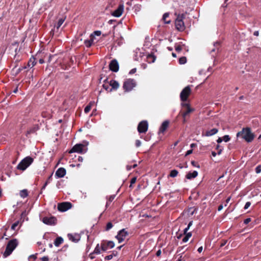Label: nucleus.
<instances>
[{"label": "nucleus", "instance_id": "nucleus-24", "mask_svg": "<svg viewBox=\"0 0 261 261\" xmlns=\"http://www.w3.org/2000/svg\"><path fill=\"white\" fill-rule=\"evenodd\" d=\"M38 127L36 126H34L30 128L27 132V135L35 133L38 129Z\"/></svg>", "mask_w": 261, "mask_h": 261}, {"label": "nucleus", "instance_id": "nucleus-64", "mask_svg": "<svg viewBox=\"0 0 261 261\" xmlns=\"http://www.w3.org/2000/svg\"><path fill=\"white\" fill-rule=\"evenodd\" d=\"M39 62L40 64H43L44 63V60L43 59H40Z\"/></svg>", "mask_w": 261, "mask_h": 261}, {"label": "nucleus", "instance_id": "nucleus-6", "mask_svg": "<svg viewBox=\"0 0 261 261\" xmlns=\"http://www.w3.org/2000/svg\"><path fill=\"white\" fill-rule=\"evenodd\" d=\"M136 86V82L133 79H128L123 84V88L126 91H131Z\"/></svg>", "mask_w": 261, "mask_h": 261}, {"label": "nucleus", "instance_id": "nucleus-23", "mask_svg": "<svg viewBox=\"0 0 261 261\" xmlns=\"http://www.w3.org/2000/svg\"><path fill=\"white\" fill-rule=\"evenodd\" d=\"M146 60L149 63H153L155 60V57L154 55H148L146 57Z\"/></svg>", "mask_w": 261, "mask_h": 261}, {"label": "nucleus", "instance_id": "nucleus-54", "mask_svg": "<svg viewBox=\"0 0 261 261\" xmlns=\"http://www.w3.org/2000/svg\"><path fill=\"white\" fill-rule=\"evenodd\" d=\"M192 149H191V150H188V151H187V153H186V155H189V154H190L191 153H192Z\"/></svg>", "mask_w": 261, "mask_h": 261}, {"label": "nucleus", "instance_id": "nucleus-57", "mask_svg": "<svg viewBox=\"0 0 261 261\" xmlns=\"http://www.w3.org/2000/svg\"><path fill=\"white\" fill-rule=\"evenodd\" d=\"M115 198V196H111L109 198V201H112Z\"/></svg>", "mask_w": 261, "mask_h": 261}, {"label": "nucleus", "instance_id": "nucleus-31", "mask_svg": "<svg viewBox=\"0 0 261 261\" xmlns=\"http://www.w3.org/2000/svg\"><path fill=\"white\" fill-rule=\"evenodd\" d=\"M35 65V59L34 58L30 59V61L28 62L29 67H33Z\"/></svg>", "mask_w": 261, "mask_h": 261}, {"label": "nucleus", "instance_id": "nucleus-8", "mask_svg": "<svg viewBox=\"0 0 261 261\" xmlns=\"http://www.w3.org/2000/svg\"><path fill=\"white\" fill-rule=\"evenodd\" d=\"M127 236V231H126L125 229H122L118 232V234L116 236V238L118 241V242L120 243L125 240Z\"/></svg>", "mask_w": 261, "mask_h": 261}, {"label": "nucleus", "instance_id": "nucleus-56", "mask_svg": "<svg viewBox=\"0 0 261 261\" xmlns=\"http://www.w3.org/2000/svg\"><path fill=\"white\" fill-rule=\"evenodd\" d=\"M77 160L78 161L82 162L83 161V158L82 156H79Z\"/></svg>", "mask_w": 261, "mask_h": 261}, {"label": "nucleus", "instance_id": "nucleus-10", "mask_svg": "<svg viewBox=\"0 0 261 261\" xmlns=\"http://www.w3.org/2000/svg\"><path fill=\"white\" fill-rule=\"evenodd\" d=\"M182 106L186 108V110L182 113V117L184 118V121H186V117L187 115H188L190 113L193 112L194 109L190 108V105L187 103H182Z\"/></svg>", "mask_w": 261, "mask_h": 261}, {"label": "nucleus", "instance_id": "nucleus-17", "mask_svg": "<svg viewBox=\"0 0 261 261\" xmlns=\"http://www.w3.org/2000/svg\"><path fill=\"white\" fill-rule=\"evenodd\" d=\"M68 239L72 241L73 242H77L80 239V236L79 234L75 233V234H68Z\"/></svg>", "mask_w": 261, "mask_h": 261}, {"label": "nucleus", "instance_id": "nucleus-41", "mask_svg": "<svg viewBox=\"0 0 261 261\" xmlns=\"http://www.w3.org/2000/svg\"><path fill=\"white\" fill-rule=\"evenodd\" d=\"M17 225H18V222H15V223H13L12 224V225L11 226V229L13 230H15V228L17 226Z\"/></svg>", "mask_w": 261, "mask_h": 261}, {"label": "nucleus", "instance_id": "nucleus-55", "mask_svg": "<svg viewBox=\"0 0 261 261\" xmlns=\"http://www.w3.org/2000/svg\"><path fill=\"white\" fill-rule=\"evenodd\" d=\"M223 141V139H222L221 138H219L217 141V142L218 143H220L221 142H222Z\"/></svg>", "mask_w": 261, "mask_h": 261}, {"label": "nucleus", "instance_id": "nucleus-25", "mask_svg": "<svg viewBox=\"0 0 261 261\" xmlns=\"http://www.w3.org/2000/svg\"><path fill=\"white\" fill-rule=\"evenodd\" d=\"M65 20V17H63L61 18H60L58 21V23H57V24L55 25V27L57 29H59V28L62 25V24L63 23V22H64Z\"/></svg>", "mask_w": 261, "mask_h": 261}, {"label": "nucleus", "instance_id": "nucleus-35", "mask_svg": "<svg viewBox=\"0 0 261 261\" xmlns=\"http://www.w3.org/2000/svg\"><path fill=\"white\" fill-rule=\"evenodd\" d=\"M37 258V254H32L29 256L28 260L29 261H34Z\"/></svg>", "mask_w": 261, "mask_h": 261}, {"label": "nucleus", "instance_id": "nucleus-20", "mask_svg": "<svg viewBox=\"0 0 261 261\" xmlns=\"http://www.w3.org/2000/svg\"><path fill=\"white\" fill-rule=\"evenodd\" d=\"M198 175V172L196 171H194L192 172H189L186 175V178L188 179H191L195 178Z\"/></svg>", "mask_w": 261, "mask_h": 261}, {"label": "nucleus", "instance_id": "nucleus-9", "mask_svg": "<svg viewBox=\"0 0 261 261\" xmlns=\"http://www.w3.org/2000/svg\"><path fill=\"white\" fill-rule=\"evenodd\" d=\"M148 123L147 121H142L139 123L138 126V131L139 133H144L147 131Z\"/></svg>", "mask_w": 261, "mask_h": 261}, {"label": "nucleus", "instance_id": "nucleus-27", "mask_svg": "<svg viewBox=\"0 0 261 261\" xmlns=\"http://www.w3.org/2000/svg\"><path fill=\"white\" fill-rule=\"evenodd\" d=\"M19 194L21 197L24 198L28 196V192L27 190L24 189L20 191Z\"/></svg>", "mask_w": 261, "mask_h": 261}, {"label": "nucleus", "instance_id": "nucleus-32", "mask_svg": "<svg viewBox=\"0 0 261 261\" xmlns=\"http://www.w3.org/2000/svg\"><path fill=\"white\" fill-rule=\"evenodd\" d=\"M101 248V246L100 247L99 244H97L94 250V253L95 254H99L100 253V249Z\"/></svg>", "mask_w": 261, "mask_h": 261}, {"label": "nucleus", "instance_id": "nucleus-18", "mask_svg": "<svg viewBox=\"0 0 261 261\" xmlns=\"http://www.w3.org/2000/svg\"><path fill=\"white\" fill-rule=\"evenodd\" d=\"M169 125V121H164L159 129V133H164V132L166 130Z\"/></svg>", "mask_w": 261, "mask_h": 261}, {"label": "nucleus", "instance_id": "nucleus-21", "mask_svg": "<svg viewBox=\"0 0 261 261\" xmlns=\"http://www.w3.org/2000/svg\"><path fill=\"white\" fill-rule=\"evenodd\" d=\"M93 41H94L93 35H90V39L85 40L84 44L87 47H89L92 45Z\"/></svg>", "mask_w": 261, "mask_h": 261}, {"label": "nucleus", "instance_id": "nucleus-13", "mask_svg": "<svg viewBox=\"0 0 261 261\" xmlns=\"http://www.w3.org/2000/svg\"><path fill=\"white\" fill-rule=\"evenodd\" d=\"M115 243L113 241L106 242L101 244V249L103 251H107L108 249L113 248Z\"/></svg>", "mask_w": 261, "mask_h": 261}, {"label": "nucleus", "instance_id": "nucleus-43", "mask_svg": "<svg viewBox=\"0 0 261 261\" xmlns=\"http://www.w3.org/2000/svg\"><path fill=\"white\" fill-rule=\"evenodd\" d=\"M251 205V203L250 202H247L244 206V209H247Z\"/></svg>", "mask_w": 261, "mask_h": 261}, {"label": "nucleus", "instance_id": "nucleus-47", "mask_svg": "<svg viewBox=\"0 0 261 261\" xmlns=\"http://www.w3.org/2000/svg\"><path fill=\"white\" fill-rule=\"evenodd\" d=\"M189 237H187L186 235L184 237V238L182 239V242H184V243H186L187 242H188V241L189 240Z\"/></svg>", "mask_w": 261, "mask_h": 261}, {"label": "nucleus", "instance_id": "nucleus-22", "mask_svg": "<svg viewBox=\"0 0 261 261\" xmlns=\"http://www.w3.org/2000/svg\"><path fill=\"white\" fill-rule=\"evenodd\" d=\"M63 242V239L62 237H57L55 241H54V245L56 247L59 246L61 244H62Z\"/></svg>", "mask_w": 261, "mask_h": 261}, {"label": "nucleus", "instance_id": "nucleus-4", "mask_svg": "<svg viewBox=\"0 0 261 261\" xmlns=\"http://www.w3.org/2000/svg\"><path fill=\"white\" fill-rule=\"evenodd\" d=\"M185 15L182 14L177 16L175 21V24L177 30L179 31H182L185 29V25L183 21Z\"/></svg>", "mask_w": 261, "mask_h": 261}, {"label": "nucleus", "instance_id": "nucleus-28", "mask_svg": "<svg viewBox=\"0 0 261 261\" xmlns=\"http://www.w3.org/2000/svg\"><path fill=\"white\" fill-rule=\"evenodd\" d=\"M94 102H91L88 105H87L85 109L84 112L85 113H88L91 110L92 106L93 105Z\"/></svg>", "mask_w": 261, "mask_h": 261}, {"label": "nucleus", "instance_id": "nucleus-40", "mask_svg": "<svg viewBox=\"0 0 261 261\" xmlns=\"http://www.w3.org/2000/svg\"><path fill=\"white\" fill-rule=\"evenodd\" d=\"M191 164L194 167L200 168L199 165L197 164V163L195 162V161H192Z\"/></svg>", "mask_w": 261, "mask_h": 261}, {"label": "nucleus", "instance_id": "nucleus-59", "mask_svg": "<svg viewBox=\"0 0 261 261\" xmlns=\"http://www.w3.org/2000/svg\"><path fill=\"white\" fill-rule=\"evenodd\" d=\"M222 208H223V206H222V205H219V206H218V210L219 211H221V210H222Z\"/></svg>", "mask_w": 261, "mask_h": 261}, {"label": "nucleus", "instance_id": "nucleus-45", "mask_svg": "<svg viewBox=\"0 0 261 261\" xmlns=\"http://www.w3.org/2000/svg\"><path fill=\"white\" fill-rule=\"evenodd\" d=\"M251 221V219L250 218H247L244 220V223L245 224H248Z\"/></svg>", "mask_w": 261, "mask_h": 261}, {"label": "nucleus", "instance_id": "nucleus-62", "mask_svg": "<svg viewBox=\"0 0 261 261\" xmlns=\"http://www.w3.org/2000/svg\"><path fill=\"white\" fill-rule=\"evenodd\" d=\"M132 168V166H128V165L126 166V169L127 170H130Z\"/></svg>", "mask_w": 261, "mask_h": 261}, {"label": "nucleus", "instance_id": "nucleus-46", "mask_svg": "<svg viewBox=\"0 0 261 261\" xmlns=\"http://www.w3.org/2000/svg\"><path fill=\"white\" fill-rule=\"evenodd\" d=\"M141 142L140 140H137L136 141V147H138L141 146Z\"/></svg>", "mask_w": 261, "mask_h": 261}, {"label": "nucleus", "instance_id": "nucleus-48", "mask_svg": "<svg viewBox=\"0 0 261 261\" xmlns=\"http://www.w3.org/2000/svg\"><path fill=\"white\" fill-rule=\"evenodd\" d=\"M189 237H187L186 235L184 237V238L182 239V242H184V243H186L187 242H188V241L189 240Z\"/></svg>", "mask_w": 261, "mask_h": 261}, {"label": "nucleus", "instance_id": "nucleus-37", "mask_svg": "<svg viewBox=\"0 0 261 261\" xmlns=\"http://www.w3.org/2000/svg\"><path fill=\"white\" fill-rule=\"evenodd\" d=\"M230 138L228 135H225L223 137V141L225 142H227L230 140Z\"/></svg>", "mask_w": 261, "mask_h": 261}, {"label": "nucleus", "instance_id": "nucleus-44", "mask_svg": "<svg viewBox=\"0 0 261 261\" xmlns=\"http://www.w3.org/2000/svg\"><path fill=\"white\" fill-rule=\"evenodd\" d=\"M136 177H133V178H132L131 180H130V187L132 186V185L134 184H135L136 181Z\"/></svg>", "mask_w": 261, "mask_h": 261}, {"label": "nucleus", "instance_id": "nucleus-42", "mask_svg": "<svg viewBox=\"0 0 261 261\" xmlns=\"http://www.w3.org/2000/svg\"><path fill=\"white\" fill-rule=\"evenodd\" d=\"M113 255L110 254V255L106 256L105 258L106 260H110L113 258Z\"/></svg>", "mask_w": 261, "mask_h": 261}, {"label": "nucleus", "instance_id": "nucleus-34", "mask_svg": "<svg viewBox=\"0 0 261 261\" xmlns=\"http://www.w3.org/2000/svg\"><path fill=\"white\" fill-rule=\"evenodd\" d=\"M183 46L184 45L181 46L180 45L176 44L175 45V49L177 52L179 53L182 49Z\"/></svg>", "mask_w": 261, "mask_h": 261}, {"label": "nucleus", "instance_id": "nucleus-1", "mask_svg": "<svg viewBox=\"0 0 261 261\" xmlns=\"http://www.w3.org/2000/svg\"><path fill=\"white\" fill-rule=\"evenodd\" d=\"M237 137H241L244 139L247 142H252L255 136L252 133L251 129L249 127L243 128L242 130L237 134Z\"/></svg>", "mask_w": 261, "mask_h": 261}, {"label": "nucleus", "instance_id": "nucleus-2", "mask_svg": "<svg viewBox=\"0 0 261 261\" xmlns=\"http://www.w3.org/2000/svg\"><path fill=\"white\" fill-rule=\"evenodd\" d=\"M17 245L18 241L16 239H12L9 241L7 245L6 250L3 254V256L5 257L9 256Z\"/></svg>", "mask_w": 261, "mask_h": 261}, {"label": "nucleus", "instance_id": "nucleus-5", "mask_svg": "<svg viewBox=\"0 0 261 261\" xmlns=\"http://www.w3.org/2000/svg\"><path fill=\"white\" fill-rule=\"evenodd\" d=\"M87 151V148L83 144H76L69 151V153L77 152L85 153Z\"/></svg>", "mask_w": 261, "mask_h": 261}, {"label": "nucleus", "instance_id": "nucleus-61", "mask_svg": "<svg viewBox=\"0 0 261 261\" xmlns=\"http://www.w3.org/2000/svg\"><path fill=\"white\" fill-rule=\"evenodd\" d=\"M47 184H48V182H47V181H46V182L44 184V186H43V187L42 188V190H43V189H45V188L46 186H47Z\"/></svg>", "mask_w": 261, "mask_h": 261}, {"label": "nucleus", "instance_id": "nucleus-50", "mask_svg": "<svg viewBox=\"0 0 261 261\" xmlns=\"http://www.w3.org/2000/svg\"><path fill=\"white\" fill-rule=\"evenodd\" d=\"M185 234L187 237H189V238H191V236H192V233H191V232H187V233H185Z\"/></svg>", "mask_w": 261, "mask_h": 261}, {"label": "nucleus", "instance_id": "nucleus-53", "mask_svg": "<svg viewBox=\"0 0 261 261\" xmlns=\"http://www.w3.org/2000/svg\"><path fill=\"white\" fill-rule=\"evenodd\" d=\"M203 250V247L202 246L198 248L197 251L198 252L201 253Z\"/></svg>", "mask_w": 261, "mask_h": 261}, {"label": "nucleus", "instance_id": "nucleus-52", "mask_svg": "<svg viewBox=\"0 0 261 261\" xmlns=\"http://www.w3.org/2000/svg\"><path fill=\"white\" fill-rule=\"evenodd\" d=\"M161 254V250H159L156 253V255L157 256H160V255Z\"/></svg>", "mask_w": 261, "mask_h": 261}, {"label": "nucleus", "instance_id": "nucleus-11", "mask_svg": "<svg viewBox=\"0 0 261 261\" xmlns=\"http://www.w3.org/2000/svg\"><path fill=\"white\" fill-rule=\"evenodd\" d=\"M71 207V204L69 202H63L58 205V208L59 211L65 212L70 209Z\"/></svg>", "mask_w": 261, "mask_h": 261}, {"label": "nucleus", "instance_id": "nucleus-49", "mask_svg": "<svg viewBox=\"0 0 261 261\" xmlns=\"http://www.w3.org/2000/svg\"><path fill=\"white\" fill-rule=\"evenodd\" d=\"M42 261H48V258L47 256H44L41 258Z\"/></svg>", "mask_w": 261, "mask_h": 261}, {"label": "nucleus", "instance_id": "nucleus-14", "mask_svg": "<svg viewBox=\"0 0 261 261\" xmlns=\"http://www.w3.org/2000/svg\"><path fill=\"white\" fill-rule=\"evenodd\" d=\"M111 70L113 72H117L119 70V64L116 60H113L109 64Z\"/></svg>", "mask_w": 261, "mask_h": 261}, {"label": "nucleus", "instance_id": "nucleus-58", "mask_svg": "<svg viewBox=\"0 0 261 261\" xmlns=\"http://www.w3.org/2000/svg\"><path fill=\"white\" fill-rule=\"evenodd\" d=\"M189 229V227H187L186 228H185L184 229V233H187V231H188V230Z\"/></svg>", "mask_w": 261, "mask_h": 261}, {"label": "nucleus", "instance_id": "nucleus-30", "mask_svg": "<svg viewBox=\"0 0 261 261\" xmlns=\"http://www.w3.org/2000/svg\"><path fill=\"white\" fill-rule=\"evenodd\" d=\"M169 13H166L163 16V20L164 21L165 23L168 24L170 23V20H166V18L169 17Z\"/></svg>", "mask_w": 261, "mask_h": 261}, {"label": "nucleus", "instance_id": "nucleus-33", "mask_svg": "<svg viewBox=\"0 0 261 261\" xmlns=\"http://www.w3.org/2000/svg\"><path fill=\"white\" fill-rule=\"evenodd\" d=\"M187 62V59L185 57H180L179 59V63L180 64H184Z\"/></svg>", "mask_w": 261, "mask_h": 261}, {"label": "nucleus", "instance_id": "nucleus-7", "mask_svg": "<svg viewBox=\"0 0 261 261\" xmlns=\"http://www.w3.org/2000/svg\"><path fill=\"white\" fill-rule=\"evenodd\" d=\"M191 93L190 87L188 86L186 87L181 92L180 94V98L181 101H187L189 96Z\"/></svg>", "mask_w": 261, "mask_h": 261}, {"label": "nucleus", "instance_id": "nucleus-16", "mask_svg": "<svg viewBox=\"0 0 261 261\" xmlns=\"http://www.w3.org/2000/svg\"><path fill=\"white\" fill-rule=\"evenodd\" d=\"M66 173V170L64 168H60L56 171L55 175L58 178H62L65 175Z\"/></svg>", "mask_w": 261, "mask_h": 261}, {"label": "nucleus", "instance_id": "nucleus-39", "mask_svg": "<svg viewBox=\"0 0 261 261\" xmlns=\"http://www.w3.org/2000/svg\"><path fill=\"white\" fill-rule=\"evenodd\" d=\"M261 172V166H257L255 168V172L257 174Z\"/></svg>", "mask_w": 261, "mask_h": 261}, {"label": "nucleus", "instance_id": "nucleus-15", "mask_svg": "<svg viewBox=\"0 0 261 261\" xmlns=\"http://www.w3.org/2000/svg\"><path fill=\"white\" fill-rule=\"evenodd\" d=\"M123 11V5H119V7L116 9L112 13V15L115 17L120 16Z\"/></svg>", "mask_w": 261, "mask_h": 261}, {"label": "nucleus", "instance_id": "nucleus-3", "mask_svg": "<svg viewBox=\"0 0 261 261\" xmlns=\"http://www.w3.org/2000/svg\"><path fill=\"white\" fill-rule=\"evenodd\" d=\"M33 161V158L29 156H27L18 164L17 168L18 170L24 171L32 164Z\"/></svg>", "mask_w": 261, "mask_h": 261}, {"label": "nucleus", "instance_id": "nucleus-63", "mask_svg": "<svg viewBox=\"0 0 261 261\" xmlns=\"http://www.w3.org/2000/svg\"><path fill=\"white\" fill-rule=\"evenodd\" d=\"M230 200V197L227 198V199L226 200V203H228L229 202Z\"/></svg>", "mask_w": 261, "mask_h": 261}, {"label": "nucleus", "instance_id": "nucleus-51", "mask_svg": "<svg viewBox=\"0 0 261 261\" xmlns=\"http://www.w3.org/2000/svg\"><path fill=\"white\" fill-rule=\"evenodd\" d=\"M136 72V68H133L130 71H129V73L130 74H133L134 73H135Z\"/></svg>", "mask_w": 261, "mask_h": 261}, {"label": "nucleus", "instance_id": "nucleus-36", "mask_svg": "<svg viewBox=\"0 0 261 261\" xmlns=\"http://www.w3.org/2000/svg\"><path fill=\"white\" fill-rule=\"evenodd\" d=\"M113 227V224L111 222H109L107 223L106 227V230L108 231L110 229H111Z\"/></svg>", "mask_w": 261, "mask_h": 261}, {"label": "nucleus", "instance_id": "nucleus-12", "mask_svg": "<svg viewBox=\"0 0 261 261\" xmlns=\"http://www.w3.org/2000/svg\"><path fill=\"white\" fill-rule=\"evenodd\" d=\"M42 222L47 225H55L56 223V219L54 217H45L43 218Z\"/></svg>", "mask_w": 261, "mask_h": 261}, {"label": "nucleus", "instance_id": "nucleus-19", "mask_svg": "<svg viewBox=\"0 0 261 261\" xmlns=\"http://www.w3.org/2000/svg\"><path fill=\"white\" fill-rule=\"evenodd\" d=\"M218 132V129L214 128L211 130L206 131L205 134H203V135L207 137L212 136L217 134Z\"/></svg>", "mask_w": 261, "mask_h": 261}, {"label": "nucleus", "instance_id": "nucleus-29", "mask_svg": "<svg viewBox=\"0 0 261 261\" xmlns=\"http://www.w3.org/2000/svg\"><path fill=\"white\" fill-rule=\"evenodd\" d=\"M178 173V172L176 170H172L171 171L170 173L169 174V176L171 177H176Z\"/></svg>", "mask_w": 261, "mask_h": 261}, {"label": "nucleus", "instance_id": "nucleus-26", "mask_svg": "<svg viewBox=\"0 0 261 261\" xmlns=\"http://www.w3.org/2000/svg\"><path fill=\"white\" fill-rule=\"evenodd\" d=\"M110 85L114 89H116L119 87L118 83L115 81H111Z\"/></svg>", "mask_w": 261, "mask_h": 261}, {"label": "nucleus", "instance_id": "nucleus-60", "mask_svg": "<svg viewBox=\"0 0 261 261\" xmlns=\"http://www.w3.org/2000/svg\"><path fill=\"white\" fill-rule=\"evenodd\" d=\"M192 223H193V222H192V221H190V222L189 223V224H188V225L187 227H189V228H190V227H191V226L192 225Z\"/></svg>", "mask_w": 261, "mask_h": 261}, {"label": "nucleus", "instance_id": "nucleus-38", "mask_svg": "<svg viewBox=\"0 0 261 261\" xmlns=\"http://www.w3.org/2000/svg\"><path fill=\"white\" fill-rule=\"evenodd\" d=\"M91 35H93V39L94 38L95 36H99L101 35V32L100 31H96L93 32Z\"/></svg>", "mask_w": 261, "mask_h": 261}]
</instances>
